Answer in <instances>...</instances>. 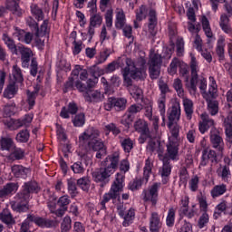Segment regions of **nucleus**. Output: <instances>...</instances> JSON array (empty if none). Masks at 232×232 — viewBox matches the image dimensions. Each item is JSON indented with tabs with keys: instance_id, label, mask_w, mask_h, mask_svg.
<instances>
[{
	"instance_id": "1",
	"label": "nucleus",
	"mask_w": 232,
	"mask_h": 232,
	"mask_svg": "<svg viewBox=\"0 0 232 232\" xmlns=\"http://www.w3.org/2000/svg\"><path fill=\"white\" fill-rule=\"evenodd\" d=\"M125 63L126 66L121 69L124 85L130 87V94L136 102H139V101H142L144 92L139 86L133 85V80L139 81L146 77V71L144 70L146 59L140 57L135 63L131 58H126Z\"/></svg>"
},
{
	"instance_id": "2",
	"label": "nucleus",
	"mask_w": 232,
	"mask_h": 232,
	"mask_svg": "<svg viewBox=\"0 0 232 232\" xmlns=\"http://www.w3.org/2000/svg\"><path fill=\"white\" fill-rule=\"evenodd\" d=\"M118 168H120L121 172L116 173L115 180L111 184L109 192L103 195L100 202V209L102 210L106 209V204H108L110 200H121V191H122L124 188V179H126L124 175L130 171V161L128 159L121 160Z\"/></svg>"
},
{
	"instance_id": "3",
	"label": "nucleus",
	"mask_w": 232,
	"mask_h": 232,
	"mask_svg": "<svg viewBox=\"0 0 232 232\" xmlns=\"http://www.w3.org/2000/svg\"><path fill=\"white\" fill-rule=\"evenodd\" d=\"M100 137L101 131L94 127H90L80 134L79 145L86 150L96 151V159H102L106 155V147Z\"/></svg>"
},
{
	"instance_id": "4",
	"label": "nucleus",
	"mask_w": 232,
	"mask_h": 232,
	"mask_svg": "<svg viewBox=\"0 0 232 232\" xmlns=\"http://www.w3.org/2000/svg\"><path fill=\"white\" fill-rule=\"evenodd\" d=\"M92 78H89L86 83L81 80L76 81V88L80 93H82L85 102L97 104V102H102L103 95L100 91L92 90L95 88L97 82H99V77L97 72H93L92 74Z\"/></svg>"
},
{
	"instance_id": "5",
	"label": "nucleus",
	"mask_w": 232,
	"mask_h": 232,
	"mask_svg": "<svg viewBox=\"0 0 232 232\" xmlns=\"http://www.w3.org/2000/svg\"><path fill=\"white\" fill-rule=\"evenodd\" d=\"M41 191L39 183L35 180L24 182L21 190L14 197V206L19 213H26L28 210V203L34 193L37 194Z\"/></svg>"
},
{
	"instance_id": "6",
	"label": "nucleus",
	"mask_w": 232,
	"mask_h": 232,
	"mask_svg": "<svg viewBox=\"0 0 232 232\" xmlns=\"http://www.w3.org/2000/svg\"><path fill=\"white\" fill-rule=\"evenodd\" d=\"M148 30L152 37L157 35V24H159V17L157 16V11L153 8L148 9V6L142 5L136 12L137 21H144L148 17Z\"/></svg>"
},
{
	"instance_id": "7",
	"label": "nucleus",
	"mask_w": 232,
	"mask_h": 232,
	"mask_svg": "<svg viewBox=\"0 0 232 232\" xmlns=\"http://www.w3.org/2000/svg\"><path fill=\"white\" fill-rule=\"evenodd\" d=\"M17 52L21 55L22 68H30L32 77H36L39 63L37 58L34 57V51L24 45H18Z\"/></svg>"
},
{
	"instance_id": "8",
	"label": "nucleus",
	"mask_w": 232,
	"mask_h": 232,
	"mask_svg": "<svg viewBox=\"0 0 232 232\" xmlns=\"http://www.w3.org/2000/svg\"><path fill=\"white\" fill-rule=\"evenodd\" d=\"M190 72L191 78L189 84H187V88L188 89L189 93L195 95L197 93V84H198V62H197V57L195 54L190 53Z\"/></svg>"
},
{
	"instance_id": "9",
	"label": "nucleus",
	"mask_w": 232,
	"mask_h": 232,
	"mask_svg": "<svg viewBox=\"0 0 232 232\" xmlns=\"http://www.w3.org/2000/svg\"><path fill=\"white\" fill-rule=\"evenodd\" d=\"M190 72L191 78L189 84H187V88L188 89L189 93L195 95L197 93V84H198V62H197V57L195 54L190 53Z\"/></svg>"
},
{
	"instance_id": "10",
	"label": "nucleus",
	"mask_w": 232,
	"mask_h": 232,
	"mask_svg": "<svg viewBox=\"0 0 232 232\" xmlns=\"http://www.w3.org/2000/svg\"><path fill=\"white\" fill-rule=\"evenodd\" d=\"M142 105L141 104H132L130 105L121 120V124H122L127 130H130L131 124L135 121L137 117V113H140L142 111Z\"/></svg>"
},
{
	"instance_id": "11",
	"label": "nucleus",
	"mask_w": 232,
	"mask_h": 232,
	"mask_svg": "<svg viewBox=\"0 0 232 232\" xmlns=\"http://www.w3.org/2000/svg\"><path fill=\"white\" fill-rule=\"evenodd\" d=\"M161 68L162 56L159 53L153 54L149 61V75L151 81H155L160 77Z\"/></svg>"
},
{
	"instance_id": "12",
	"label": "nucleus",
	"mask_w": 232,
	"mask_h": 232,
	"mask_svg": "<svg viewBox=\"0 0 232 232\" xmlns=\"http://www.w3.org/2000/svg\"><path fill=\"white\" fill-rule=\"evenodd\" d=\"M92 175L93 182L99 184L101 188H104L107 184H110V177H111L113 173L106 167H102L92 171Z\"/></svg>"
},
{
	"instance_id": "13",
	"label": "nucleus",
	"mask_w": 232,
	"mask_h": 232,
	"mask_svg": "<svg viewBox=\"0 0 232 232\" xmlns=\"http://www.w3.org/2000/svg\"><path fill=\"white\" fill-rule=\"evenodd\" d=\"M210 144L211 147L218 152V155H224V139L220 136L219 132H210Z\"/></svg>"
},
{
	"instance_id": "14",
	"label": "nucleus",
	"mask_w": 232,
	"mask_h": 232,
	"mask_svg": "<svg viewBox=\"0 0 232 232\" xmlns=\"http://www.w3.org/2000/svg\"><path fill=\"white\" fill-rule=\"evenodd\" d=\"M28 220L35 224V226H38V227H42L43 229L55 227L56 224L55 221L52 219H47L46 218L35 216L34 214L28 215Z\"/></svg>"
},
{
	"instance_id": "15",
	"label": "nucleus",
	"mask_w": 232,
	"mask_h": 232,
	"mask_svg": "<svg viewBox=\"0 0 232 232\" xmlns=\"http://www.w3.org/2000/svg\"><path fill=\"white\" fill-rule=\"evenodd\" d=\"M160 188V183L155 182L149 189V193L143 197L144 202H151L152 206H157L159 200V189Z\"/></svg>"
},
{
	"instance_id": "16",
	"label": "nucleus",
	"mask_w": 232,
	"mask_h": 232,
	"mask_svg": "<svg viewBox=\"0 0 232 232\" xmlns=\"http://www.w3.org/2000/svg\"><path fill=\"white\" fill-rule=\"evenodd\" d=\"M106 160H107V163L105 167L112 173H115V171L119 169V164L121 162V152L120 151L112 152L111 154L107 156Z\"/></svg>"
},
{
	"instance_id": "17",
	"label": "nucleus",
	"mask_w": 232,
	"mask_h": 232,
	"mask_svg": "<svg viewBox=\"0 0 232 232\" xmlns=\"http://www.w3.org/2000/svg\"><path fill=\"white\" fill-rule=\"evenodd\" d=\"M218 155L221 154H218L217 150H210L209 151H208L207 150H204L202 151L201 161L199 163V166H202L203 168L205 166H208L209 160L212 164H218Z\"/></svg>"
},
{
	"instance_id": "18",
	"label": "nucleus",
	"mask_w": 232,
	"mask_h": 232,
	"mask_svg": "<svg viewBox=\"0 0 232 232\" xmlns=\"http://www.w3.org/2000/svg\"><path fill=\"white\" fill-rule=\"evenodd\" d=\"M180 112H181L180 103H179V102L174 103L171 106L170 111L168 115L169 126H173V124H176L177 122H179V121H180Z\"/></svg>"
},
{
	"instance_id": "19",
	"label": "nucleus",
	"mask_w": 232,
	"mask_h": 232,
	"mask_svg": "<svg viewBox=\"0 0 232 232\" xmlns=\"http://www.w3.org/2000/svg\"><path fill=\"white\" fill-rule=\"evenodd\" d=\"M171 169H173V165H171L169 160H164L163 165L160 169L162 184L166 185L168 182H169V175H171Z\"/></svg>"
},
{
	"instance_id": "20",
	"label": "nucleus",
	"mask_w": 232,
	"mask_h": 232,
	"mask_svg": "<svg viewBox=\"0 0 232 232\" xmlns=\"http://www.w3.org/2000/svg\"><path fill=\"white\" fill-rule=\"evenodd\" d=\"M213 126H215V121L209 118V115L206 113H202L201 121H199V124H198L199 133L204 135V133H206V131H208L209 128H213Z\"/></svg>"
},
{
	"instance_id": "21",
	"label": "nucleus",
	"mask_w": 232,
	"mask_h": 232,
	"mask_svg": "<svg viewBox=\"0 0 232 232\" xmlns=\"http://www.w3.org/2000/svg\"><path fill=\"white\" fill-rule=\"evenodd\" d=\"M149 229L150 232H160V229H162V221H160V216L159 213H151Z\"/></svg>"
},
{
	"instance_id": "22",
	"label": "nucleus",
	"mask_w": 232,
	"mask_h": 232,
	"mask_svg": "<svg viewBox=\"0 0 232 232\" xmlns=\"http://www.w3.org/2000/svg\"><path fill=\"white\" fill-rule=\"evenodd\" d=\"M134 130L137 133H140L141 137H150V127L148 121L139 119L134 122Z\"/></svg>"
},
{
	"instance_id": "23",
	"label": "nucleus",
	"mask_w": 232,
	"mask_h": 232,
	"mask_svg": "<svg viewBox=\"0 0 232 232\" xmlns=\"http://www.w3.org/2000/svg\"><path fill=\"white\" fill-rule=\"evenodd\" d=\"M79 111V107L75 102H70L68 106H63L60 111V117L62 119H70V115H77Z\"/></svg>"
},
{
	"instance_id": "24",
	"label": "nucleus",
	"mask_w": 232,
	"mask_h": 232,
	"mask_svg": "<svg viewBox=\"0 0 232 232\" xmlns=\"http://www.w3.org/2000/svg\"><path fill=\"white\" fill-rule=\"evenodd\" d=\"M147 151L150 155H153V153L162 155L164 153V146H162L160 140H150L147 144Z\"/></svg>"
},
{
	"instance_id": "25",
	"label": "nucleus",
	"mask_w": 232,
	"mask_h": 232,
	"mask_svg": "<svg viewBox=\"0 0 232 232\" xmlns=\"http://www.w3.org/2000/svg\"><path fill=\"white\" fill-rule=\"evenodd\" d=\"M2 41L5 43V46H7L8 50L13 53V55H17V49L19 46L15 44V41L8 35V34L4 33L2 35Z\"/></svg>"
},
{
	"instance_id": "26",
	"label": "nucleus",
	"mask_w": 232,
	"mask_h": 232,
	"mask_svg": "<svg viewBox=\"0 0 232 232\" xmlns=\"http://www.w3.org/2000/svg\"><path fill=\"white\" fill-rule=\"evenodd\" d=\"M168 128L170 133L169 141L180 142V125L174 123L173 125L169 126V123H168Z\"/></svg>"
},
{
	"instance_id": "27",
	"label": "nucleus",
	"mask_w": 232,
	"mask_h": 232,
	"mask_svg": "<svg viewBox=\"0 0 232 232\" xmlns=\"http://www.w3.org/2000/svg\"><path fill=\"white\" fill-rule=\"evenodd\" d=\"M19 84L10 82L4 91L5 99H14L19 92Z\"/></svg>"
},
{
	"instance_id": "28",
	"label": "nucleus",
	"mask_w": 232,
	"mask_h": 232,
	"mask_svg": "<svg viewBox=\"0 0 232 232\" xmlns=\"http://www.w3.org/2000/svg\"><path fill=\"white\" fill-rule=\"evenodd\" d=\"M12 75L13 81H11V82L23 86V82H24V76L23 75V70H21V67L14 65L12 69Z\"/></svg>"
},
{
	"instance_id": "29",
	"label": "nucleus",
	"mask_w": 232,
	"mask_h": 232,
	"mask_svg": "<svg viewBox=\"0 0 232 232\" xmlns=\"http://www.w3.org/2000/svg\"><path fill=\"white\" fill-rule=\"evenodd\" d=\"M15 148L14 139L11 137L2 136L0 138V150L1 151H12Z\"/></svg>"
},
{
	"instance_id": "30",
	"label": "nucleus",
	"mask_w": 232,
	"mask_h": 232,
	"mask_svg": "<svg viewBox=\"0 0 232 232\" xmlns=\"http://www.w3.org/2000/svg\"><path fill=\"white\" fill-rule=\"evenodd\" d=\"M179 141H169L167 145V152L170 160H177L179 157Z\"/></svg>"
},
{
	"instance_id": "31",
	"label": "nucleus",
	"mask_w": 232,
	"mask_h": 232,
	"mask_svg": "<svg viewBox=\"0 0 232 232\" xmlns=\"http://www.w3.org/2000/svg\"><path fill=\"white\" fill-rule=\"evenodd\" d=\"M82 148V149H81ZM80 150L78 151V156L80 157L81 160L80 162H83L85 167L90 166V164H92V153H90V151H92V150H88L84 147H81L80 146Z\"/></svg>"
},
{
	"instance_id": "32",
	"label": "nucleus",
	"mask_w": 232,
	"mask_h": 232,
	"mask_svg": "<svg viewBox=\"0 0 232 232\" xmlns=\"http://www.w3.org/2000/svg\"><path fill=\"white\" fill-rule=\"evenodd\" d=\"M6 8L7 10H10L14 15H16L17 17H21L23 15V10H21V7L19 6V3L15 0H7L6 1Z\"/></svg>"
},
{
	"instance_id": "33",
	"label": "nucleus",
	"mask_w": 232,
	"mask_h": 232,
	"mask_svg": "<svg viewBox=\"0 0 232 232\" xmlns=\"http://www.w3.org/2000/svg\"><path fill=\"white\" fill-rule=\"evenodd\" d=\"M218 177H219L224 182H229L231 179V169L229 165H224L217 169Z\"/></svg>"
},
{
	"instance_id": "34",
	"label": "nucleus",
	"mask_w": 232,
	"mask_h": 232,
	"mask_svg": "<svg viewBox=\"0 0 232 232\" xmlns=\"http://www.w3.org/2000/svg\"><path fill=\"white\" fill-rule=\"evenodd\" d=\"M12 173L16 179H26L28 177V168L23 165H14L12 167Z\"/></svg>"
},
{
	"instance_id": "35",
	"label": "nucleus",
	"mask_w": 232,
	"mask_h": 232,
	"mask_svg": "<svg viewBox=\"0 0 232 232\" xmlns=\"http://www.w3.org/2000/svg\"><path fill=\"white\" fill-rule=\"evenodd\" d=\"M120 217L121 218H123V227H128L133 224V220L135 218V210L133 208H130L127 212H123V216Z\"/></svg>"
},
{
	"instance_id": "36",
	"label": "nucleus",
	"mask_w": 232,
	"mask_h": 232,
	"mask_svg": "<svg viewBox=\"0 0 232 232\" xmlns=\"http://www.w3.org/2000/svg\"><path fill=\"white\" fill-rule=\"evenodd\" d=\"M227 191V186L226 184L216 185L210 191L212 198H218L222 197Z\"/></svg>"
},
{
	"instance_id": "37",
	"label": "nucleus",
	"mask_w": 232,
	"mask_h": 232,
	"mask_svg": "<svg viewBox=\"0 0 232 232\" xmlns=\"http://www.w3.org/2000/svg\"><path fill=\"white\" fill-rule=\"evenodd\" d=\"M30 8L32 15L34 16L38 23L41 21H44V12L43 11V8L39 7L37 4L31 5Z\"/></svg>"
},
{
	"instance_id": "38",
	"label": "nucleus",
	"mask_w": 232,
	"mask_h": 232,
	"mask_svg": "<svg viewBox=\"0 0 232 232\" xmlns=\"http://www.w3.org/2000/svg\"><path fill=\"white\" fill-rule=\"evenodd\" d=\"M19 189L17 183H7L3 189L0 190V197H6L12 193H15Z\"/></svg>"
},
{
	"instance_id": "39",
	"label": "nucleus",
	"mask_w": 232,
	"mask_h": 232,
	"mask_svg": "<svg viewBox=\"0 0 232 232\" xmlns=\"http://www.w3.org/2000/svg\"><path fill=\"white\" fill-rule=\"evenodd\" d=\"M48 24H50V20L45 19L43 21L40 27L38 25L36 31H34L36 37H44V35H48V34H50L48 31Z\"/></svg>"
},
{
	"instance_id": "40",
	"label": "nucleus",
	"mask_w": 232,
	"mask_h": 232,
	"mask_svg": "<svg viewBox=\"0 0 232 232\" xmlns=\"http://www.w3.org/2000/svg\"><path fill=\"white\" fill-rule=\"evenodd\" d=\"M176 217H177V208L170 207L167 212V217H166L167 227H173V226H175Z\"/></svg>"
},
{
	"instance_id": "41",
	"label": "nucleus",
	"mask_w": 232,
	"mask_h": 232,
	"mask_svg": "<svg viewBox=\"0 0 232 232\" xmlns=\"http://www.w3.org/2000/svg\"><path fill=\"white\" fill-rule=\"evenodd\" d=\"M120 144L124 151V153H131V150H133V140L131 138H120Z\"/></svg>"
},
{
	"instance_id": "42",
	"label": "nucleus",
	"mask_w": 232,
	"mask_h": 232,
	"mask_svg": "<svg viewBox=\"0 0 232 232\" xmlns=\"http://www.w3.org/2000/svg\"><path fill=\"white\" fill-rule=\"evenodd\" d=\"M9 160H23L24 159V150L14 147L13 151L8 156Z\"/></svg>"
},
{
	"instance_id": "43",
	"label": "nucleus",
	"mask_w": 232,
	"mask_h": 232,
	"mask_svg": "<svg viewBox=\"0 0 232 232\" xmlns=\"http://www.w3.org/2000/svg\"><path fill=\"white\" fill-rule=\"evenodd\" d=\"M124 24H126V14H124L122 9H120L116 13L115 26L118 30H121V28H124Z\"/></svg>"
},
{
	"instance_id": "44",
	"label": "nucleus",
	"mask_w": 232,
	"mask_h": 232,
	"mask_svg": "<svg viewBox=\"0 0 232 232\" xmlns=\"http://www.w3.org/2000/svg\"><path fill=\"white\" fill-rule=\"evenodd\" d=\"M178 213H179V220H182L184 217H186L187 218H193V217H195V215L197 214L195 209L193 208L189 209V207L179 208Z\"/></svg>"
},
{
	"instance_id": "45",
	"label": "nucleus",
	"mask_w": 232,
	"mask_h": 232,
	"mask_svg": "<svg viewBox=\"0 0 232 232\" xmlns=\"http://www.w3.org/2000/svg\"><path fill=\"white\" fill-rule=\"evenodd\" d=\"M74 90H77V82L71 76L64 82L63 92V93H68V92H74Z\"/></svg>"
},
{
	"instance_id": "46",
	"label": "nucleus",
	"mask_w": 232,
	"mask_h": 232,
	"mask_svg": "<svg viewBox=\"0 0 232 232\" xmlns=\"http://www.w3.org/2000/svg\"><path fill=\"white\" fill-rule=\"evenodd\" d=\"M201 23H202V28H203V32L205 33V35L208 37V39H212L213 32L211 31V25L209 24V20H208V17L203 16Z\"/></svg>"
},
{
	"instance_id": "47",
	"label": "nucleus",
	"mask_w": 232,
	"mask_h": 232,
	"mask_svg": "<svg viewBox=\"0 0 232 232\" xmlns=\"http://www.w3.org/2000/svg\"><path fill=\"white\" fill-rule=\"evenodd\" d=\"M114 110L116 111H124L126 110V104H128V100L125 98H113Z\"/></svg>"
},
{
	"instance_id": "48",
	"label": "nucleus",
	"mask_w": 232,
	"mask_h": 232,
	"mask_svg": "<svg viewBox=\"0 0 232 232\" xmlns=\"http://www.w3.org/2000/svg\"><path fill=\"white\" fill-rule=\"evenodd\" d=\"M72 124L75 128H82L86 124V115L83 112L76 114L72 120Z\"/></svg>"
},
{
	"instance_id": "49",
	"label": "nucleus",
	"mask_w": 232,
	"mask_h": 232,
	"mask_svg": "<svg viewBox=\"0 0 232 232\" xmlns=\"http://www.w3.org/2000/svg\"><path fill=\"white\" fill-rule=\"evenodd\" d=\"M208 104V111L210 115L215 116L218 113V101L206 100Z\"/></svg>"
},
{
	"instance_id": "50",
	"label": "nucleus",
	"mask_w": 232,
	"mask_h": 232,
	"mask_svg": "<svg viewBox=\"0 0 232 232\" xmlns=\"http://www.w3.org/2000/svg\"><path fill=\"white\" fill-rule=\"evenodd\" d=\"M184 111L187 115V118L191 121L193 117V101L186 99L183 102Z\"/></svg>"
},
{
	"instance_id": "51",
	"label": "nucleus",
	"mask_w": 232,
	"mask_h": 232,
	"mask_svg": "<svg viewBox=\"0 0 232 232\" xmlns=\"http://www.w3.org/2000/svg\"><path fill=\"white\" fill-rule=\"evenodd\" d=\"M37 93H39V89H36L34 92L27 91V104L29 110H34L35 106V99H37Z\"/></svg>"
},
{
	"instance_id": "52",
	"label": "nucleus",
	"mask_w": 232,
	"mask_h": 232,
	"mask_svg": "<svg viewBox=\"0 0 232 232\" xmlns=\"http://www.w3.org/2000/svg\"><path fill=\"white\" fill-rule=\"evenodd\" d=\"M104 130L106 131L105 135H110V133H112L114 137H117V135H121V129L117 127V124L113 122L105 125Z\"/></svg>"
},
{
	"instance_id": "53",
	"label": "nucleus",
	"mask_w": 232,
	"mask_h": 232,
	"mask_svg": "<svg viewBox=\"0 0 232 232\" xmlns=\"http://www.w3.org/2000/svg\"><path fill=\"white\" fill-rule=\"evenodd\" d=\"M72 171L75 175H83L84 171H86V167L82 164V161H76L71 166Z\"/></svg>"
},
{
	"instance_id": "54",
	"label": "nucleus",
	"mask_w": 232,
	"mask_h": 232,
	"mask_svg": "<svg viewBox=\"0 0 232 232\" xmlns=\"http://www.w3.org/2000/svg\"><path fill=\"white\" fill-rule=\"evenodd\" d=\"M76 184H77L78 188L82 189V191H89L90 190L91 181H90V179L86 176L77 179Z\"/></svg>"
},
{
	"instance_id": "55",
	"label": "nucleus",
	"mask_w": 232,
	"mask_h": 232,
	"mask_svg": "<svg viewBox=\"0 0 232 232\" xmlns=\"http://www.w3.org/2000/svg\"><path fill=\"white\" fill-rule=\"evenodd\" d=\"M67 189L72 198L77 197V182H75V179H71L67 180Z\"/></svg>"
},
{
	"instance_id": "56",
	"label": "nucleus",
	"mask_w": 232,
	"mask_h": 232,
	"mask_svg": "<svg viewBox=\"0 0 232 232\" xmlns=\"http://www.w3.org/2000/svg\"><path fill=\"white\" fill-rule=\"evenodd\" d=\"M17 142L26 143L30 140V131L28 130H22L16 134Z\"/></svg>"
},
{
	"instance_id": "57",
	"label": "nucleus",
	"mask_w": 232,
	"mask_h": 232,
	"mask_svg": "<svg viewBox=\"0 0 232 232\" xmlns=\"http://www.w3.org/2000/svg\"><path fill=\"white\" fill-rule=\"evenodd\" d=\"M173 88L179 97H184V85H182V80L176 78L173 82Z\"/></svg>"
},
{
	"instance_id": "58",
	"label": "nucleus",
	"mask_w": 232,
	"mask_h": 232,
	"mask_svg": "<svg viewBox=\"0 0 232 232\" xmlns=\"http://www.w3.org/2000/svg\"><path fill=\"white\" fill-rule=\"evenodd\" d=\"M72 229V218L65 216L61 223V232H69Z\"/></svg>"
},
{
	"instance_id": "59",
	"label": "nucleus",
	"mask_w": 232,
	"mask_h": 232,
	"mask_svg": "<svg viewBox=\"0 0 232 232\" xmlns=\"http://www.w3.org/2000/svg\"><path fill=\"white\" fill-rule=\"evenodd\" d=\"M140 188H142V179L139 178H136L132 181H130L128 185V188L130 191H139Z\"/></svg>"
},
{
	"instance_id": "60",
	"label": "nucleus",
	"mask_w": 232,
	"mask_h": 232,
	"mask_svg": "<svg viewBox=\"0 0 232 232\" xmlns=\"http://www.w3.org/2000/svg\"><path fill=\"white\" fill-rule=\"evenodd\" d=\"M180 64V60L179 58L175 57L172 59L169 68H168V73L170 75H175L177 73V70Z\"/></svg>"
},
{
	"instance_id": "61",
	"label": "nucleus",
	"mask_w": 232,
	"mask_h": 232,
	"mask_svg": "<svg viewBox=\"0 0 232 232\" xmlns=\"http://www.w3.org/2000/svg\"><path fill=\"white\" fill-rule=\"evenodd\" d=\"M198 184H200V179L198 176H194L188 182V188L193 193L198 191Z\"/></svg>"
},
{
	"instance_id": "62",
	"label": "nucleus",
	"mask_w": 232,
	"mask_h": 232,
	"mask_svg": "<svg viewBox=\"0 0 232 232\" xmlns=\"http://www.w3.org/2000/svg\"><path fill=\"white\" fill-rule=\"evenodd\" d=\"M227 206L228 203L226 201V199H223L221 202H219L217 206H216V211L215 215H222V213H224V215H226V213H227Z\"/></svg>"
},
{
	"instance_id": "63",
	"label": "nucleus",
	"mask_w": 232,
	"mask_h": 232,
	"mask_svg": "<svg viewBox=\"0 0 232 232\" xmlns=\"http://www.w3.org/2000/svg\"><path fill=\"white\" fill-rule=\"evenodd\" d=\"M90 15L91 26H101V24H102V16L101 15V14L95 13L94 14Z\"/></svg>"
},
{
	"instance_id": "64",
	"label": "nucleus",
	"mask_w": 232,
	"mask_h": 232,
	"mask_svg": "<svg viewBox=\"0 0 232 232\" xmlns=\"http://www.w3.org/2000/svg\"><path fill=\"white\" fill-rule=\"evenodd\" d=\"M72 200L70 199V197L67 195L62 196L57 200V205L59 208H63L68 210V206H70V203Z\"/></svg>"
}]
</instances>
